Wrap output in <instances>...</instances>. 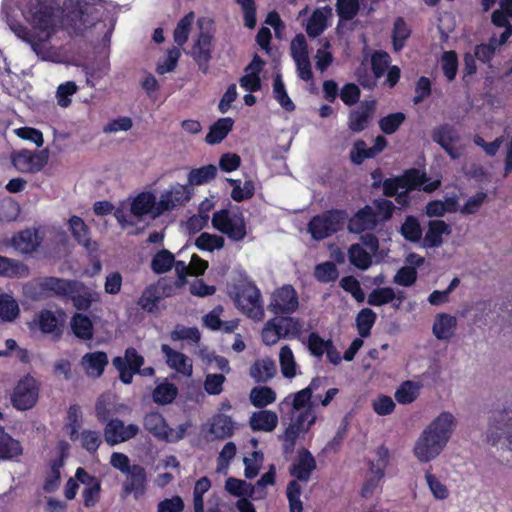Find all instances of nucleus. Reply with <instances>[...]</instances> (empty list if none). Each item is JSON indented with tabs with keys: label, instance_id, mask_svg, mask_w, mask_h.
<instances>
[{
	"label": "nucleus",
	"instance_id": "f257e3e1",
	"mask_svg": "<svg viewBox=\"0 0 512 512\" xmlns=\"http://www.w3.org/2000/svg\"><path fill=\"white\" fill-rule=\"evenodd\" d=\"M92 15L87 7L80 6L72 11L70 16L62 17V11L47 2L36 0L31 2L25 18L32 27V32L19 23L9 24L12 32L22 41L30 45L32 50L44 60H53L54 52L48 45L51 37L60 29H72L76 33L82 32L93 23L89 20Z\"/></svg>",
	"mask_w": 512,
	"mask_h": 512
},
{
	"label": "nucleus",
	"instance_id": "f03ea898",
	"mask_svg": "<svg viewBox=\"0 0 512 512\" xmlns=\"http://www.w3.org/2000/svg\"><path fill=\"white\" fill-rule=\"evenodd\" d=\"M114 216L123 228L133 226L134 219L138 221L146 217L156 219L160 216L157 196L153 191H143L116 209Z\"/></svg>",
	"mask_w": 512,
	"mask_h": 512
},
{
	"label": "nucleus",
	"instance_id": "7ed1b4c3",
	"mask_svg": "<svg viewBox=\"0 0 512 512\" xmlns=\"http://www.w3.org/2000/svg\"><path fill=\"white\" fill-rule=\"evenodd\" d=\"M440 186L439 180H429L425 174L419 170H410L402 177L387 179L383 184L384 194L386 196H395L400 205L408 203L407 193L413 189H422L426 192H432Z\"/></svg>",
	"mask_w": 512,
	"mask_h": 512
},
{
	"label": "nucleus",
	"instance_id": "20e7f679",
	"mask_svg": "<svg viewBox=\"0 0 512 512\" xmlns=\"http://www.w3.org/2000/svg\"><path fill=\"white\" fill-rule=\"evenodd\" d=\"M486 440L498 451L512 454V409L504 408L492 413Z\"/></svg>",
	"mask_w": 512,
	"mask_h": 512
},
{
	"label": "nucleus",
	"instance_id": "39448f33",
	"mask_svg": "<svg viewBox=\"0 0 512 512\" xmlns=\"http://www.w3.org/2000/svg\"><path fill=\"white\" fill-rule=\"evenodd\" d=\"M232 298L239 311L254 321L265 316L261 292L252 281H242L234 287Z\"/></svg>",
	"mask_w": 512,
	"mask_h": 512
},
{
	"label": "nucleus",
	"instance_id": "423d86ee",
	"mask_svg": "<svg viewBox=\"0 0 512 512\" xmlns=\"http://www.w3.org/2000/svg\"><path fill=\"white\" fill-rule=\"evenodd\" d=\"M212 226L234 241H242L246 234V223L237 210L221 209L212 216Z\"/></svg>",
	"mask_w": 512,
	"mask_h": 512
},
{
	"label": "nucleus",
	"instance_id": "0eeeda50",
	"mask_svg": "<svg viewBox=\"0 0 512 512\" xmlns=\"http://www.w3.org/2000/svg\"><path fill=\"white\" fill-rule=\"evenodd\" d=\"M316 418V413L313 409H308L296 416H291L290 422L280 436L285 453H292L294 451L297 439L301 434L306 433L310 429L316 422Z\"/></svg>",
	"mask_w": 512,
	"mask_h": 512
},
{
	"label": "nucleus",
	"instance_id": "6e6552de",
	"mask_svg": "<svg viewBox=\"0 0 512 512\" xmlns=\"http://www.w3.org/2000/svg\"><path fill=\"white\" fill-rule=\"evenodd\" d=\"M346 221V214L342 211L333 210L317 215L311 219L308 231L316 240L327 238L340 230Z\"/></svg>",
	"mask_w": 512,
	"mask_h": 512
},
{
	"label": "nucleus",
	"instance_id": "1a4fd4ad",
	"mask_svg": "<svg viewBox=\"0 0 512 512\" xmlns=\"http://www.w3.org/2000/svg\"><path fill=\"white\" fill-rule=\"evenodd\" d=\"M208 23L204 18L197 21L199 34L194 39L193 46L189 52L191 57L197 63L199 70L206 74L209 70V61L212 58L213 35L204 29V24Z\"/></svg>",
	"mask_w": 512,
	"mask_h": 512
},
{
	"label": "nucleus",
	"instance_id": "9d476101",
	"mask_svg": "<svg viewBox=\"0 0 512 512\" xmlns=\"http://www.w3.org/2000/svg\"><path fill=\"white\" fill-rule=\"evenodd\" d=\"M39 397V383L30 376L21 378L11 393V403L18 410H28L35 406Z\"/></svg>",
	"mask_w": 512,
	"mask_h": 512
},
{
	"label": "nucleus",
	"instance_id": "9b49d317",
	"mask_svg": "<svg viewBox=\"0 0 512 512\" xmlns=\"http://www.w3.org/2000/svg\"><path fill=\"white\" fill-rule=\"evenodd\" d=\"M379 248L378 239L371 234L361 238V243H356L348 249V258L352 265L360 270H367L372 264V256Z\"/></svg>",
	"mask_w": 512,
	"mask_h": 512
},
{
	"label": "nucleus",
	"instance_id": "f8f14e48",
	"mask_svg": "<svg viewBox=\"0 0 512 512\" xmlns=\"http://www.w3.org/2000/svg\"><path fill=\"white\" fill-rule=\"evenodd\" d=\"M446 446L424 429L414 442L412 453L421 464L429 463L439 457Z\"/></svg>",
	"mask_w": 512,
	"mask_h": 512
},
{
	"label": "nucleus",
	"instance_id": "ddd939ff",
	"mask_svg": "<svg viewBox=\"0 0 512 512\" xmlns=\"http://www.w3.org/2000/svg\"><path fill=\"white\" fill-rule=\"evenodd\" d=\"M189 199L190 190L188 186L180 183L170 185L167 189L163 190L159 198H157L160 216L166 211L185 205Z\"/></svg>",
	"mask_w": 512,
	"mask_h": 512
},
{
	"label": "nucleus",
	"instance_id": "4468645a",
	"mask_svg": "<svg viewBox=\"0 0 512 512\" xmlns=\"http://www.w3.org/2000/svg\"><path fill=\"white\" fill-rule=\"evenodd\" d=\"M458 421L456 417L448 411L441 412L436 416L424 430L447 446L450 441Z\"/></svg>",
	"mask_w": 512,
	"mask_h": 512
},
{
	"label": "nucleus",
	"instance_id": "2eb2a0df",
	"mask_svg": "<svg viewBox=\"0 0 512 512\" xmlns=\"http://www.w3.org/2000/svg\"><path fill=\"white\" fill-rule=\"evenodd\" d=\"M136 424H125L118 418L110 419L104 428V438L108 445L115 446L134 438L139 433Z\"/></svg>",
	"mask_w": 512,
	"mask_h": 512
},
{
	"label": "nucleus",
	"instance_id": "dca6fc26",
	"mask_svg": "<svg viewBox=\"0 0 512 512\" xmlns=\"http://www.w3.org/2000/svg\"><path fill=\"white\" fill-rule=\"evenodd\" d=\"M298 305L295 289L291 285H284L273 292L268 308L275 314H289L296 311Z\"/></svg>",
	"mask_w": 512,
	"mask_h": 512
},
{
	"label": "nucleus",
	"instance_id": "f3484780",
	"mask_svg": "<svg viewBox=\"0 0 512 512\" xmlns=\"http://www.w3.org/2000/svg\"><path fill=\"white\" fill-rule=\"evenodd\" d=\"M47 161L48 152L46 150L39 152L20 150L12 154L14 167L22 173L38 172L46 165Z\"/></svg>",
	"mask_w": 512,
	"mask_h": 512
},
{
	"label": "nucleus",
	"instance_id": "a211bd4d",
	"mask_svg": "<svg viewBox=\"0 0 512 512\" xmlns=\"http://www.w3.org/2000/svg\"><path fill=\"white\" fill-rule=\"evenodd\" d=\"M432 138L452 159L461 157L462 150L461 147L457 145L460 142V135L453 126L446 124L436 128Z\"/></svg>",
	"mask_w": 512,
	"mask_h": 512
},
{
	"label": "nucleus",
	"instance_id": "6ab92c4d",
	"mask_svg": "<svg viewBox=\"0 0 512 512\" xmlns=\"http://www.w3.org/2000/svg\"><path fill=\"white\" fill-rule=\"evenodd\" d=\"M75 478L84 486L83 498L86 507L94 506L99 500L101 482L96 477L88 474L85 469L79 467L76 470Z\"/></svg>",
	"mask_w": 512,
	"mask_h": 512
},
{
	"label": "nucleus",
	"instance_id": "aec40b11",
	"mask_svg": "<svg viewBox=\"0 0 512 512\" xmlns=\"http://www.w3.org/2000/svg\"><path fill=\"white\" fill-rule=\"evenodd\" d=\"M161 351L165 356L168 367L177 373L190 377L193 373L192 360L185 354L172 349L167 344H162Z\"/></svg>",
	"mask_w": 512,
	"mask_h": 512
},
{
	"label": "nucleus",
	"instance_id": "412c9836",
	"mask_svg": "<svg viewBox=\"0 0 512 512\" xmlns=\"http://www.w3.org/2000/svg\"><path fill=\"white\" fill-rule=\"evenodd\" d=\"M457 318L449 313H437L433 320L432 333L439 341H448L452 339L457 330Z\"/></svg>",
	"mask_w": 512,
	"mask_h": 512
},
{
	"label": "nucleus",
	"instance_id": "4be33fe9",
	"mask_svg": "<svg viewBox=\"0 0 512 512\" xmlns=\"http://www.w3.org/2000/svg\"><path fill=\"white\" fill-rule=\"evenodd\" d=\"M375 109L374 101H363L356 108L350 111L348 127L353 132H361L368 127Z\"/></svg>",
	"mask_w": 512,
	"mask_h": 512
},
{
	"label": "nucleus",
	"instance_id": "5701e85b",
	"mask_svg": "<svg viewBox=\"0 0 512 512\" xmlns=\"http://www.w3.org/2000/svg\"><path fill=\"white\" fill-rule=\"evenodd\" d=\"M79 364L88 377L98 378L103 374L108 364V356L102 351L86 353L82 356Z\"/></svg>",
	"mask_w": 512,
	"mask_h": 512
},
{
	"label": "nucleus",
	"instance_id": "b1692460",
	"mask_svg": "<svg viewBox=\"0 0 512 512\" xmlns=\"http://www.w3.org/2000/svg\"><path fill=\"white\" fill-rule=\"evenodd\" d=\"M207 426L212 439L230 438L237 429L236 422H234L230 416L225 414H217L213 416L207 423Z\"/></svg>",
	"mask_w": 512,
	"mask_h": 512
},
{
	"label": "nucleus",
	"instance_id": "393cba45",
	"mask_svg": "<svg viewBox=\"0 0 512 512\" xmlns=\"http://www.w3.org/2000/svg\"><path fill=\"white\" fill-rule=\"evenodd\" d=\"M39 294L41 297L53 295H68L77 287L76 281H67L55 277H47L39 281Z\"/></svg>",
	"mask_w": 512,
	"mask_h": 512
},
{
	"label": "nucleus",
	"instance_id": "a878e982",
	"mask_svg": "<svg viewBox=\"0 0 512 512\" xmlns=\"http://www.w3.org/2000/svg\"><path fill=\"white\" fill-rule=\"evenodd\" d=\"M311 398L312 395L305 389L291 393L279 403V410L283 412L285 408L289 407L291 408V416H296V413L299 414L300 412L307 411L308 409L314 410Z\"/></svg>",
	"mask_w": 512,
	"mask_h": 512
},
{
	"label": "nucleus",
	"instance_id": "bb28decb",
	"mask_svg": "<svg viewBox=\"0 0 512 512\" xmlns=\"http://www.w3.org/2000/svg\"><path fill=\"white\" fill-rule=\"evenodd\" d=\"M332 16L333 12L330 7L316 9L306 24V32L308 36L316 38L322 34L329 26Z\"/></svg>",
	"mask_w": 512,
	"mask_h": 512
},
{
	"label": "nucleus",
	"instance_id": "cd10ccee",
	"mask_svg": "<svg viewBox=\"0 0 512 512\" xmlns=\"http://www.w3.org/2000/svg\"><path fill=\"white\" fill-rule=\"evenodd\" d=\"M69 229L75 240L90 254L97 252L98 244L89 237V230L85 222L78 216L69 219Z\"/></svg>",
	"mask_w": 512,
	"mask_h": 512
},
{
	"label": "nucleus",
	"instance_id": "c85d7f7f",
	"mask_svg": "<svg viewBox=\"0 0 512 512\" xmlns=\"http://www.w3.org/2000/svg\"><path fill=\"white\" fill-rule=\"evenodd\" d=\"M378 218L374 208L366 206L359 210L357 214L349 221V230L353 233H361L367 230H373L378 224Z\"/></svg>",
	"mask_w": 512,
	"mask_h": 512
},
{
	"label": "nucleus",
	"instance_id": "c756f323",
	"mask_svg": "<svg viewBox=\"0 0 512 512\" xmlns=\"http://www.w3.org/2000/svg\"><path fill=\"white\" fill-rule=\"evenodd\" d=\"M449 234H451V227L445 221H430L422 241V246L425 248L439 247L443 243V236Z\"/></svg>",
	"mask_w": 512,
	"mask_h": 512
},
{
	"label": "nucleus",
	"instance_id": "7c9ffc66",
	"mask_svg": "<svg viewBox=\"0 0 512 512\" xmlns=\"http://www.w3.org/2000/svg\"><path fill=\"white\" fill-rule=\"evenodd\" d=\"M315 468L316 462L312 454L307 450H302L292 466L291 474L298 480L307 482Z\"/></svg>",
	"mask_w": 512,
	"mask_h": 512
},
{
	"label": "nucleus",
	"instance_id": "2f4dec72",
	"mask_svg": "<svg viewBox=\"0 0 512 512\" xmlns=\"http://www.w3.org/2000/svg\"><path fill=\"white\" fill-rule=\"evenodd\" d=\"M126 474L127 481L124 485L125 492L133 493L135 498H139L141 495H143L145 490V469L139 465H133Z\"/></svg>",
	"mask_w": 512,
	"mask_h": 512
},
{
	"label": "nucleus",
	"instance_id": "473e14b6",
	"mask_svg": "<svg viewBox=\"0 0 512 512\" xmlns=\"http://www.w3.org/2000/svg\"><path fill=\"white\" fill-rule=\"evenodd\" d=\"M278 415L271 410L254 412L249 424L254 431L272 432L278 425Z\"/></svg>",
	"mask_w": 512,
	"mask_h": 512
},
{
	"label": "nucleus",
	"instance_id": "72a5a7b5",
	"mask_svg": "<svg viewBox=\"0 0 512 512\" xmlns=\"http://www.w3.org/2000/svg\"><path fill=\"white\" fill-rule=\"evenodd\" d=\"M23 453L20 442L5 432L0 426V460H13Z\"/></svg>",
	"mask_w": 512,
	"mask_h": 512
},
{
	"label": "nucleus",
	"instance_id": "f704fd0d",
	"mask_svg": "<svg viewBox=\"0 0 512 512\" xmlns=\"http://www.w3.org/2000/svg\"><path fill=\"white\" fill-rule=\"evenodd\" d=\"M38 233L34 230H24L12 238V246L20 253L28 254L39 246Z\"/></svg>",
	"mask_w": 512,
	"mask_h": 512
},
{
	"label": "nucleus",
	"instance_id": "c9c22d12",
	"mask_svg": "<svg viewBox=\"0 0 512 512\" xmlns=\"http://www.w3.org/2000/svg\"><path fill=\"white\" fill-rule=\"evenodd\" d=\"M276 372V364L271 358L258 359L250 368V376L256 382H267L276 375Z\"/></svg>",
	"mask_w": 512,
	"mask_h": 512
},
{
	"label": "nucleus",
	"instance_id": "e433bc0d",
	"mask_svg": "<svg viewBox=\"0 0 512 512\" xmlns=\"http://www.w3.org/2000/svg\"><path fill=\"white\" fill-rule=\"evenodd\" d=\"M144 428L158 440L165 441L167 438L168 424L160 413L150 412L143 420Z\"/></svg>",
	"mask_w": 512,
	"mask_h": 512
},
{
	"label": "nucleus",
	"instance_id": "4c0bfd02",
	"mask_svg": "<svg viewBox=\"0 0 512 512\" xmlns=\"http://www.w3.org/2000/svg\"><path fill=\"white\" fill-rule=\"evenodd\" d=\"M68 295L71 297L74 307L78 310H87L92 302L98 300V294L80 282H77V287Z\"/></svg>",
	"mask_w": 512,
	"mask_h": 512
},
{
	"label": "nucleus",
	"instance_id": "58836bf2",
	"mask_svg": "<svg viewBox=\"0 0 512 512\" xmlns=\"http://www.w3.org/2000/svg\"><path fill=\"white\" fill-rule=\"evenodd\" d=\"M421 388L419 381H404L396 390L395 399L400 404H410L418 398Z\"/></svg>",
	"mask_w": 512,
	"mask_h": 512
},
{
	"label": "nucleus",
	"instance_id": "ea45409f",
	"mask_svg": "<svg viewBox=\"0 0 512 512\" xmlns=\"http://www.w3.org/2000/svg\"><path fill=\"white\" fill-rule=\"evenodd\" d=\"M233 120L229 117L221 118L217 122H215L206 135L205 141L210 144L220 143L228 133L232 130Z\"/></svg>",
	"mask_w": 512,
	"mask_h": 512
},
{
	"label": "nucleus",
	"instance_id": "a19ab883",
	"mask_svg": "<svg viewBox=\"0 0 512 512\" xmlns=\"http://www.w3.org/2000/svg\"><path fill=\"white\" fill-rule=\"evenodd\" d=\"M279 364L284 378L293 379L297 374V363L294 353L288 345L281 347L279 351Z\"/></svg>",
	"mask_w": 512,
	"mask_h": 512
},
{
	"label": "nucleus",
	"instance_id": "79ce46f5",
	"mask_svg": "<svg viewBox=\"0 0 512 512\" xmlns=\"http://www.w3.org/2000/svg\"><path fill=\"white\" fill-rule=\"evenodd\" d=\"M396 298H398L400 304L404 299V295L399 294L397 296L393 288L383 287L373 290L368 295L367 302L372 306H382L388 303H392Z\"/></svg>",
	"mask_w": 512,
	"mask_h": 512
},
{
	"label": "nucleus",
	"instance_id": "37998d69",
	"mask_svg": "<svg viewBox=\"0 0 512 512\" xmlns=\"http://www.w3.org/2000/svg\"><path fill=\"white\" fill-rule=\"evenodd\" d=\"M279 324L282 337L284 339H293L298 337L304 330L303 322L293 317H276Z\"/></svg>",
	"mask_w": 512,
	"mask_h": 512
},
{
	"label": "nucleus",
	"instance_id": "c03bdc74",
	"mask_svg": "<svg viewBox=\"0 0 512 512\" xmlns=\"http://www.w3.org/2000/svg\"><path fill=\"white\" fill-rule=\"evenodd\" d=\"M71 328L78 338L90 340L93 337V324L90 318L83 314H75L73 316Z\"/></svg>",
	"mask_w": 512,
	"mask_h": 512
},
{
	"label": "nucleus",
	"instance_id": "a18cd8bd",
	"mask_svg": "<svg viewBox=\"0 0 512 512\" xmlns=\"http://www.w3.org/2000/svg\"><path fill=\"white\" fill-rule=\"evenodd\" d=\"M160 300L159 288L152 284L147 286L137 301V305L146 312H153Z\"/></svg>",
	"mask_w": 512,
	"mask_h": 512
},
{
	"label": "nucleus",
	"instance_id": "49530a36",
	"mask_svg": "<svg viewBox=\"0 0 512 512\" xmlns=\"http://www.w3.org/2000/svg\"><path fill=\"white\" fill-rule=\"evenodd\" d=\"M20 309L17 301L9 294L0 295V319L11 322L17 318Z\"/></svg>",
	"mask_w": 512,
	"mask_h": 512
},
{
	"label": "nucleus",
	"instance_id": "de8ad7c7",
	"mask_svg": "<svg viewBox=\"0 0 512 512\" xmlns=\"http://www.w3.org/2000/svg\"><path fill=\"white\" fill-rule=\"evenodd\" d=\"M249 398L255 407L263 408L275 402L276 393L268 386H259L251 390Z\"/></svg>",
	"mask_w": 512,
	"mask_h": 512
},
{
	"label": "nucleus",
	"instance_id": "09e8293b",
	"mask_svg": "<svg viewBox=\"0 0 512 512\" xmlns=\"http://www.w3.org/2000/svg\"><path fill=\"white\" fill-rule=\"evenodd\" d=\"M37 323L39 329L43 333L53 334L56 336H59L61 334L58 319L56 315L49 310H43L38 314Z\"/></svg>",
	"mask_w": 512,
	"mask_h": 512
},
{
	"label": "nucleus",
	"instance_id": "8fccbe9b",
	"mask_svg": "<svg viewBox=\"0 0 512 512\" xmlns=\"http://www.w3.org/2000/svg\"><path fill=\"white\" fill-rule=\"evenodd\" d=\"M0 275L5 277H26L28 268L24 264L0 256Z\"/></svg>",
	"mask_w": 512,
	"mask_h": 512
},
{
	"label": "nucleus",
	"instance_id": "3c124183",
	"mask_svg": "<svg viewBox=\"0 0 512 512\" xmlns=\"http://www.w3.org/2000/svg\"><path fill=\"white\" fill-rule=\"evenodd\" d=\"M178 393L177 387L164 381L154 389L152 397L157 404L165 405L171 403Z\"/></svg>",
	"mask_w": 512,
	"mask_h": 512
},
{
	"label": "nucleus",
	"instance_id": "603ef678",
	"mask_svg": "<svg viewBox=\"0 0 512 512\" xmlns=\"http://www.w3.org/2000/svg\"><path fill=\"white\" fill-rule=\"evenodd\" d=\"M376 313L370 308L362 309L356 317V326L361 337H368L376 321Z\"/></svg>",
	"mask_w": 512,
	"mask_h": 512
},
{
	"label": "nucleus",
	"instance_id": "864d4df0",
	"mask_svg": "<svg viewBox=\"0 0 512 512\" xmlns=\"http://www.w3.org/2000/svg\"><path fill=\"white\" fill-rule=\"evenodd\" d=\"M194 19V13L189 12L177 23L174 30V41L178 46L181 47L187 42Z\"/></svg>",
	"mask_w": 512,
	"mask_h": 512
},
{
	"label": "nucleus",
	"instance_id": "5fc2aeb1",
	"mask_svg": "<svg viewBox=\"0 0 512 512\" xmlns=\"http://www.w3.org/2000/svg\"><path fill=\"white\" fill-rule=\"evenodd\" d=\"M273 96L277 100V102L281 105L283 109L286 111H293L295 109V105L293 101L288 96L285 85L282 81L281 75L277 74L274 78L273 82Z\"/></svg>",
	"mask_w": 512,
	"mask_h": 512
},
{
	"label": "nucleus",
	"instance_id": "6e6d98bb",
	"mask_svg": "<svg viewBox=\"0 0 512 512\" xmlns=\"http://www.w3.org/2000/svg\"><path fill=\"white\" fill-rule=\"evenodd\" d=\"M426 484L436 500H446L449 497L448 487L430 471L425 472Z\"/></svg>",
	"mask_w": 512,
	"mask_h": 512
},
{
	"label": "nucleus",
	"instance_id": "4d7b16f0",
	"mask_svg": "<svg viewBox=\"0 0 512 512\" xmlns=\"http://www.w3.org/2000/svg\"><path fill=\"white\" fill-rule=\"evenodd\" d=\"M401 235L410 242L417 243L422 238L419 221L413 216H407L400 228Z\"/></svg>",
	"mask_w": 512,
	"mask_h": 512
},
{
	"label": "nucleus",
	"instance_id": "13d9d810",
	"mask_svg": "<svg viewBox=\"0 0 512 512\" xmlns=\"http://www.w3.org/2000/svg\"><path fill=\"white\" fill-rule=\"evenodd\" d=\"M224 243L225 240L222 236L207 232L201 233L195 241L198 249L206 251L220 250L224 247Z\"/></svg>",
	"mask_w": 512,
	"mask_h": 512
},
{
	"label": "nucleus",
	"instance_id": "bf43d9fd",
	"mask_svg": "<svg viewBox=\"0 0 512 512\" xmlns=\"http://www.w3.org/2000/svg\"><path fill=\"white\" fill-rule=\"evenodd\" d=\"M217 168L214 165L193 169L188 175L189 185H202L216 176Z\"/></svg>",
	"mask_w": 512,
	"mask_h": 512
},
{
	"label": "nucleus",
	"instance_id": "052dcab7",
	"mask_svg": "<svg viewBox=\"0 0 512 512\" xmlns=\"http://www.w3.org/2000/svg\"><path fill=\"white\" fill-rule=\"evenodd\" d=\"M225 489L233 496L245 498L253 494L254 487L244 480L230 477L225 482Z\"/></svg>",
	"mask_w": 512,
	"mask_h": 512
},
{
	"label": "nucleus",
	"instance_id": "680f3d73",
	"mask_svg": "<svg viewBox=\"0 0 512 512\" xmlns=\"http://www.w3.org/2000/svg\"><path fill=\"white\" fill-rule=\"evenodd\" d=\"M174 264V255L168 250H161L152 259L151 268L157 273H165L169 271Z\"/></svg>",
	"mask_w": 512,
	"mask_h": 512
},
{
	"label": "nucleus",
	"instance_id": "e2e57ef3",
	"mask_svg": "<svg viewBox=\"0 0 512 512\" xmlns=\"http://www.w3.org/2000/svg\"><path fill=\"white\" fill-rule=\"evenodd\" d=\"M80 440L82 447L89 453H94L102 443L101 435L98 431L84 429L77 436Z\"/></svg>",
	"mask_w": 512,
	"mask_h": 512
},
{
	"label": "nucleus",
	"instance_id": "0e129e2a",
	"mask_svg": "<svg viewBox=\"0 0 512 512\" xmlns=\"http://www.w3.org/2000/svg\"><path fill=\"white\" fill-rule=\"evenodd\" d=\"M302 487L297 481H291L287 486V498L290 512H302L303 506L300 500Z\"/></svg>",
	"mask_w": 512,
	"mask_h": 512
},
{
	"label": "nucleus",
	"instance_id": "69168bd1",
	"mask_svg": "<svg viewBox=\"0 0 512 512\" xmlns=\"http://www.w3.org/2000/svg\"><path fill=\"white\" fill-rule=\"evenodd\" d=\"M405 119V115L401 112L389 114L380 119L379 126L383 133L390 135L398 130Z\"/></svg>",
	"mask_w": 512,
	"mask_h": 512
},
{
	"label": "nucleus",
	"instance_id": "338daca9",
	"mask_svg": "<svg viewBox=\"0 0 512 512\" xmlns=\"http://www.w3.org/2000/svg\"><path fill=\"white\" fill-rule=\"evenodd\" d=\"M278 326L277 318L270 319L264 325L261 336L266 345H274L279 339L283 338Z\"/></svg>",
	"mask_w": 512,
	"mask_h": 512
},
{
	"label": "nucleus",
	"instance_id": "774afa93",
	"mask_svg": "<svg viewBox=\"0 0 512 512\" xmlns=\"http://www.w3.org/2000/svg\"><path fill=\"white\" fill-rule=\"evenodd\" d=\"M410 35V29L403 19L398 18L394 23L393 29V47L395 51L403 48L405 41Z\"/></svg>",
	"mask_w": 512,
	"mask_h": 512
}]
</instances>
